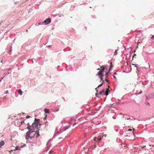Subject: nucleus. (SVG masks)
I'll list each match as a JSON object with an SVG mask.
<instances>
[{"label":"nucleus","instance_id":"338daca9","mask_svg":"<svg viewBox=\"0 0 154 154\" xmlns=\"http://www.w3.org/2000/svg\"><path fill=\"white\" fill-rule=\"evenodd\" d=\"M147 104H148L149 105V102H147Z\"/></svg>","mask_w":154,"mask_h":154},{"label":"nucleus","instance_id":"603ef678","mask_svg":"<svg viewBox=\"0 0 154 154\" xmlns=\"http://www.w3.org/2000/svg\"><path fill=\"white\" fill-rule=\"evenodd\" d=\"M114 74H115V75H116V74H117V73H116V72H114Z\"/></svg>","mask_w":154,"mask_h":154},{"label":"nucleus","instance_id":"cd10ccee","mask_svg":"<svg viewBox=\"0 0 154 154\" xmlns=\"http://www.w3.org/2000/svg\"><path fill=\"white\" fill-rule=\"evenodd\" d=\"M58 15L59 17H61L62 16H63V14H60V13H59L58 14Z\"/></svg>","mask_w":154,"mask_h":154},{"label":"nucleus","instance_id":"09e8293b","mask_svg":"<svg viewBox=\"0 0 154 154\" xmlns=\"http://www.w3.org/2000/svg\"><path fill=\"white\" fill-rule=\"evenodd\" d=\"M52 152V151L51 150H50L49 152V153H51V152Z\"/></svg>","mask_w":154,"mask_h":154},{"label":"nucleus","instance_id":"423d86ee","mask_svg":"<svg viewBox=\"0 0 154 154\" xmlns=\"http://www.w3.org/2000/svg\"><path fill=\"white\" fill-rule=\"evenodd\" d=\"M51 22V19L50 18H48L46 19L44 21V23H45V25H46L49 24Z\"/></svg>","mask_w":154,"mask_h":154},{"label":"nucleus","instance_id":"20e7f679","mask_svg":"<svg viewBox=\"0 0 154 154\" xmlns=\"http://www.w3.org/2000/svg\"><path fill=\"white\" fill-rule=\"evenodd\" d=\"M38 122H33L32 123V127L33 129H35L36 128L37 129H38Z\"/></svg>","mask_w":154,"mask_h":154},{"label":"nucleus","instance_id":"4d7b16f0","mask_svg":"<svg viewBox=\"0 0 154 154\" xmlns=\"http://www.w3.org/2000/svg\"><path fill=\"white\" fill-rule=\"evenodd\" d=\"M136 54H134V57L135 56H136Z\"/></svg>","mask_w":154,"mask_h":154},{"label":"nucleus","instance_id":"58836bf2","mask_svg":"<svg viewBox=\"0 0 154 154\" xmlns=\"http://www.w3.org/2000/svg\"><path fill=\"white\" fill-rule=\"evenodd\" d=\"M5 76V75H4V76L2 77L1 78V79H0V80H1V81H2V79L4 78Z\"/></svg>","mask_w":154,"mask_h":154},{"label":"nucleus","instance_id":"c03bdc74","mask_svg":"<svg viewBox=\"0 0 154 154\" xmlns=\"http://www.w3.org/2000/svg\"><path fill=\"white\" fill-rule=\"evenodd\" d=\"M39 122H40V119H37V122H38L39 123Z\"/></svg>","mask_w":154,"mask_h":154},{"label":"nucleus","instance_id":"13d9d810","mask_svg":"<svg viewBox=\"0 0 154 154\" xmlns=\"http://www.w3.org/2000/svg\"><path fill=\"white\" fill-rule=\"evenodd\" d=\"M100 68H98V69H97V70H99L100 71Z\"/></svg>","mask_w":154,"mask_h":154},{"label":"nucleus","instance_id":"79ce46f5","mask_svg":"<svg viewBox=\"0 0 154 154\" xmlns=\"http://www.w3.org/2000/svg\"><path fill=\"white\" fill-rule=\"evenodd\" d=\"M128 131H132V129H129L128 130Z\"/></svg>","mask_w":154,"mask_h":154},{"label":"nucleus","instance_id":"a19ab883","mask_svg":"<svg viewBox=\"0 0 154 154\" xmlns=\"http://www.w3.org/2000/svg\"><path fill=\"white\" fill-rule=\"evenodd\" d=\"M24 123V120L20 122V123L21 125H22L23 123Z\"/></svg>","mask_w":154,"mask_h":154},{"label":"nucleus","instance_id":"1a4fd4ad","mask_svg":"<svg viewBox=\"0 0 154 154\" xmlns=\"http://www.w3.org/2000/svg\"><path fill=\"white\" fill-rule=\"evenodd\" d=\"M110 91L107 89H106V91H104V94L106 95H107L109 93Z\"/></svg>","mask_w":154,"mask_h":154},{"label":"nucleus","instance_id":"aec40b11","mask_svg":"<svg viewBox=\"0 0 154 154\" xmlns=\"http://www.w3.org/2000/svg\"><path fill=\"white\" fill-rule=\"evenodd\" d=\"M112 65H111L110 66V67L108 71V72H109L111 71L112 70Z\"/></svg>","mask_w":154,"mask_h":154},{"label":"nucleus","instance_id":"0e129e2a","mask_svg":"<svg viewBox=\"0 0 154 154\" xmlns=\"http://www.w3.org/2000/svg\"><path fill=\"white\" fill-rule=\"evenodd\" d=\"M51 46V45H49V46H48V47H50Z\"/></svg>","mask_w":154,"mask_h":154},{"label":"nucleus","instance_id":"f8f14e48","mask_svg":"<svg viewBox=\"0 0 154 154\" xmlns=\"http://www.w3.org/2000/svg\"><path fill=\"white\" fill-rule=\"evenodd\" d=\"M44 111L45 112V113H49V109H45L44 110Z\"/></svg>","mask_w":154,"mask_h":154},{"label":"nucleus","instance_id":"37998d69","mask_svg":"<svg viewBox=\"0 0 154 154\" xmlns=\"http://www.w3.org/2000/svg\"><path fill=\"white\" fill-rule=\"evenodd\" d=\"M113 77L114 78V79H116V76L114 75H113Z\"/></svg>","mask_w":154,"mask_h":154},{"label":"nucleus","instance_id":"6e6d98bb","mask_svg":"<svg viewBox=\"0 0 154 154\" xmlns=\"http://www.w3.org/2000/svg\"><path fill=\"white\" fill-rule=\"evenodd\" d=\"M38 125H39V126H41L42 125V124H38Z\"/></svg>","mask_w":154,"mask_h":154},{"label":"nucleus","instance_id":"6e6552de","mask_svg":"<svg viewBox=\"0 0 154 154\" xmlns=\"http://www.w3.org/2000/svg\"><path fill=\"white\" fill-rule=\"evenodd\" d=\"M104 91H105V89H103L99 92V94H98L97 93H96V96L97 97H98L97 95L102 94L103 93H104Z\"/></svg>","mask_w":154,"mask_h":154},{"label":"nucleus","instance_id":"864d4df0","mask_svg":"<svg viewBox=\"0 0 154 154\" xmlns=\"http://www.w3.org/2000/svg\"><path fill=\"white\" fill-rule=\"evenodd\" d=\"M2 61H3V59H2L0 61L1 62V63H2Z\"/></svg>","mask_w":154,"mask_h":154},{"label":"nucleus","instance_id":"4be33fe9","mask_svg":"<svg viewBox=\"0 0 154 154\" xmlns=\"http://www.w3.org/2000/svg\"><path fill=\"white\" fill-rule=\"evenodd\" d=\"M149 95L150 97H154V93H151Z\"/></svg>","mask_w":154,"mask_h":154},{"label":"nucleus","instance_id":"bf43d9fd","mask_svg":"<svg viewBox=\"0 0 154 154\" xmlns=\"http://www.w3.org/2000/svg\"><path fill=\"white\" fill-rule=\"evenodd\" d=\"M132 132L133 133V135H134L135 134L134 132L133 131H132Z\"/></svg>","mask_w":154,"mask_h":154},{"label":"nucleus","instance_id":"3c124183","mask_svg":"<svg viewBox=\"0 0 154 154\" xmlns=\"http://www.w3.org/2000/svg\"><path fill=\"white\" fill-rule=\"evenodd\" d=\"M112 118L114 119H116V117H114V116H113L112 117Z\"/></svg>","mask_w":154,"mask_h":154},{"label":"nucleus","instance_id":"f704fd0d","mask_svg":"<svg viewBox=\"0 0 154 154\" xmlns=\"http://www.w3.org/2000/svg\"><path fill=\"white\" fill-rule=\"evenodd\" d=\"M44 129L46 130H47V129H48V128L47 127V126H45V127L44 128Z\"/></svg>","mask_w":154,"mask_h":154},{"label":"nucleus","instance_id":"a211bd4d","mask_svg":"<svg viewBox=\"0 0 154 154\" xmlns=\"http://www.w3.org/2000/svg\"><path fill=\"white\" fill-rule=\"evenodd\" d=\"M133 65H134L135 67H136V69H137V71L138 72L139 71V70H138V65L137 64H133Z\"/></svg>","mask_w":154,"mask_h":154},{"label":"nucleus","instance_id":"680f3d73","mask_svg":"<svg viewBox=\"0 0 154 154\" xmlns=\"http://www.w3.org/2000/svg\"><path fill=\"white\" fill-rule=\"evenodd\" d=\"M46 119V118L45 117V118H44V120H45V119Z\"/></svg>","mask_w":154,"mask_h":154},{"label":"nucleus","instance_id":"412c9836","mask_svg":"<svg viewBox=\"0 0 154 154\" xmlns=\"http://www.w3.org/2000/svg\"><path fill=\"white\" fill-rule=\"evenodd\" d=\"M45 25V23H44V21L42 22H40L38 23V25Z\"/></svg>","mask_w":154,"mask_h":154},{"label":"nucleus","instance_id":"9b49d317","mask_svg":"<svg viewBox=\"0 0 154 154\" xmlns=\"http://www.w3.org/2000/svg\"><path fill=\"white\" fill-rule=\"evenodd\" d=\"M18 92L19 94L20 95H22L23 92L21 89H19L18 90Z\"/></svg>","mask_w":154,"mask_h":154},{"label":"nucleus","instance_id":"6ab92c4d","mask_svg":"<svg viewBox=\"0 0 154 154\" xmlns=\"http://www.w3.org/2000/svg\"><path fill=\"white\" fill-rule=\"evenodd\" d=\"M118 48L117 49H116L114 52V55H116L117 54V50H118Z\"/></svg>","mask_w":154,"mask_h":154},{"label":"nucleus","instance_id":"052dcab7","mask_svg":"<svg viewBox=\"0 0 154 154\" xmlns=\"http://www.w3.org/2000/svg\"><path fill=\"white\" fill-rule=\"evenodd\" d=\"M85 3H86L85 2V3H81V5H82V4H85Z\"/></svg>","mask_w":154,"mask_h":154},{"label":"nucleus","instance_id":"bb28decb","mask_svg":"<svg viewBox=\"0 0 154 154\" xmlns=\"http://www.w3.org/2000/svg\"><path fill=\"white\" fill-rule=\"evenodd\" d=\"M107 77L106 76V78H105L104 80V81H106V82L109 83V80L107 79Z\"/></svg>","mask_w":154,"mask_h":154},{"label":"nucleus","instance_id":"72a5a7b5","mask_svg":"<svg viewBox=\"0 0 154 154\" xmlns=\"http://www.w3.org/2000/svg\"><path fill=\"white\" fill-rule=\"evenodd\" d=\"M26 144H24V145L23 146H19V147H20V148H23L24 146H26Z\"/></svg>","mask_w":154,"mask_h":154},{"label":"nucleus","instance_id":"f03ea898","mask_svg":"<svg viewBox=\"0 0 154 154\" xmlns=\"http://www.w3.org/2000/svg\"><path fill=\"white\" fill-rule=\"evenodd\" d=\"M34 129H31L30 128L28 130H29L28 131H27L26 134V137H28L29 135H30V134L32 132H35V131L34 130Z\"/></svg>","mask_w":154,"mask_h":154},{"label":"nucleus","instance_id":"2eb2a0df","mask_svg":"<svg viewBox=\"0 0 154 154\" xmlns=\"http://www.w3.org/2000/svg\"><path fill=\"white\" fill-rule=\"evenodd\" d=\"M14 150H20V147L18 146H16L15 147V149H14Z\"/></svg>","mask_w":154,"mask_h":154},{"label":"nucleus","instance_id":"7ed1b4c3","mask_svg":"<svg viewBox=\"0 0 154 154\" xmlns=\"http://www.w3.org/2000/svg\"><path fill=\"white\" fill-rule=\"evenodd\" d=\"M100 71H99L98 72H100V74H103V72L106 69V70H107V69H106L105 67V66H102L100 67Z\"/></svg>","mask_w":154,"mask_h":154},{"label":"nucleus","instance_id":"ddd939ff","mask_svg":"<svg viewBox=\"0 0 154 154\" xmlns=\"http://www.w3.org/2000/svg\"><path fill=\"white\" fill-rule=\"evenodd\" d=\"M127 119L130 120H134L136 119L134 118L133 117H132L131 118H127Z\"/></svg>","mask_w":154,"mask_h":154},{"label":"nucleus","instance_id":"c85d7f7f","mask_svg":"<svg viewBox=\"0 0 154 154\" xmlns=\"http://www.w3.org/2000/svg\"><path fill=\"white\" fill-rule=\"evenodd\" d=\"M12 46L11 45V46H10V49H9V53H10V52H11V51H12Z\"/></svg>","mask_w":154,"mask_h":154},{"label":"nucleus","instance_id":"e433bc0d","mask_svg":"<svg viewBox=\"0 0 154 154\" xmlns=\"http://www.w3.org/2000/svg\"><path fill=\"white\" fill-rule=\"evenodd\" d=\"M30 116H27L26 117V119H29V118H30Z\"/></svg>","mask_w":154,"mask_h":154},{"label":"nucleus","instance_id":"2f4dec72","mask_svg":"<svg viewBox=\"0 0 154 154\" xmlns=\"http://www.w3.org/2000/svg\"><path fill=\"white\" fill-rule=\"evenodd\" d=\"M74 119V117H70V119L71 121L73 120Z\"/></svg>","mask_w":154,"mask_h":154},{"label":"nucleus","instance_id":"c756f323","mask_svg":"<svg viewBox=\"0 0 154 154\" xmlns=\"http://www.w3.org/2000/svg\"><path fill=\"white\" fill-rule=\"evenodd\" d=\"M29 143H35V142H33L31 140H30V141L29 140Z\"/></svg>","mask_w":154,"mask_h":154},{"label":"nucleus","instance_id":"9d476101","mask_svg":"<svg viewBox=\"0 0 154 154\" xmlns=\"http://www.w3.org/2000/svg\"><path fill=\"white\" fill-rule=\"evenodd\" d=\"M70 125H66L63 127V129L64 131H66L68 128H69L70 127Z\"/></svg>","mask_w":154,"mask_h":154},{"label":"nucleus","instance_id":"8fccbe9b","mask_svg":"<svg viewBox=\"0 0 154 154\" xmlns=\"http://www.w3.org/2000/svg\"><path fill=\"white\" fill-rule=\"evenodd\" d=\"M11 68H9L8 69V71H10L11 70Z\"/></svg>","mask_w":154,"mask_h":154},{"label":"nucleus","instance_id":"a18cd8bd","mask_svg":"<svg viewBox=\"0 0 154 154\" xmlns=\"http://www.w3.org/2000/svg\"><path fill=\"white\" fill-rule=\"evenodd\" d=\"M2 22H3V21H0V26L1 25L2 23Z\"/></svg>","mask_w":154,"mask_h":154},{"label":"nucleus","instance_id":"c9c22d12","mask_svg":"<svg viewBox=\"0 0 154 154\" xmlns=\"http://www.w3.org/2000/svg\"><path fill=\"white\" fill-rule=\"evenodd\" d=\"M14 150H14L11 149V150L9 152H10V153H12V152H13V151Z\"/></svg>","mask_w":154,"mask_h":154},{"label":"nucleus","instance_id":"4c0bfd02","mask_svg":"<svg viewBox=\"0 0 154 154\" xmlns=\"http://www.w3.org/2000/svg\"><path fill=\"white\" fill-rule=\"evenodd\" d=\"M150 38L152 39H154V35H152V36L150 37Z\"/></svg>","mask_w":154,"mask_h":154},{"label":"nucleus","instance_id":"f3484780","mask_svg":"<svg viewBox=\"0 0 154 154\" xmlns=\"http://www.w3.org/2000/svg\"><path fill=\"white\" fill-rule=\"evenodd\" d=\"M103 85V83H102L100 84V85H99L98 86V87L95 88L96 90V91H97V88H99V87H101L102 86V85Z\"/></svg>","mask_w":154,"mask_h":154},{"label":"nucleus","instance_id":"de8ad7c7","mask_svg":"<svg viewBox=\"0 0 154 154\" xmlns=\"http://www.w3.org/2000/svg\"><path fill=\"white\" fill-rule=\"evenodd\" d=\"M57 133L58 134H60V132L59 131H57Z\"/></svg>","mask_w":154,"mask_h":154},{"label":"nucleus","instance_id":"ea45409f","mask_svg":"<svg viewBox=\"0 0 154 154\" xmlns=\"http://www.w3.org/2000/svg\"><path fill=\"white\" fill-rule=\"evenodd\" d=\"M37 119H36V118H35V120H34V122H37Z\"/></svg>","mask_w":154,"mask_h":154},{"label":"nucleus","instance_id":"e2e57ef3","mask_svg":"<svg viewBox=\"0 0 154 154\" xmlns=\"http://www.w3.org/2000/svg\"><path fill=\"white\" fill-rule=\"evenodd\" d=\"M146 99H147V98H148V97H147V96H146Z\"/></svg>","mask_w":154,"mask_h":154},{"label":"nucleus","instance_id":"393cba45","mask_svg":"<svg viewBox=\"0 0 154 154\" xmlns=\"http://www.w3.org/2000/svg\"><path fill=\"white\" fill-rule=\"evenodd\" d=\"M34 135L35 136V137L36 138H38V137L40 136V134L38 135V134H35Z\"/></svg>","mask_w":154,"mask_h":154},{"label":"nucleus","instance_id":"69168bd1","mask_svg":"<svg viewBox=\"0 0 154 154\" xmlns=\"http://www.w3.org/2000/svg\"><path fill=\"white\" fill-rule=\"evenodd\" d=\"M85 29H87V28L86 27H85Z\"/></svg>","mask_w":154,"mask_h":154},{"label":"nucleus","instance_id":"49530a36","mask_svg":"<svg viewBox=\"0 0 154 154\" xmlns=\"http://www.w3.org/2000/svg\"><path fill=\"white\" fill-rule=\"evenodd\" d=\"M55 110H56V112H57L59 111V109H56Z\"/></svg>","mask_w":154,"mask_h":154},{"label":"nucleus","instance_id":"b1692460","mask_svg":"<svg viewBox=\"0 0 154 154\" xmlns=\"http://www.w3.org/2000/svg\"><path fill=\"white\" fill-rule=\"evenodd\" d=\"M10 73V72H5L4 73V74H3V75H8V74H9Z\"/></svg>","mask_w":154,"mask_h":154},{"label":"nucleus","instance_id":"473e14b6","mask_svg":"<svg viewBox=\"0 0 154 154\" xmlns=\"http://www.w3.org/2000/svg\"><path fill=\"white\" fill-rule=\"evenodd\" d=\"M45 126H48V122H45Z\"/></svg>","mask_w":154,"mask_h":154},{"label":"nucleus","instance_id":"5fc2aeb1","mask_svg":"<svg viewBox=\"0 0 154 154\" xmlns=\"http://www.w3.org/2000/svg\"><path fill=\"white\" fill-rule=\"evenodd\" d=\"M75 124H76L75 123H74L73 125V126H74Z\"/></svg>","mask_w":154,"mask_h":154},{"label":"nucleus","instance_id":"4468645a","mask_svg":"<svg viewBox=\"0 0 154 154\" xmlns=\"http://www.w3.org/2000/svg\"><path fill=\"white\" fill-rule=\"evenodd\" d=\"M5 143L4 141H2L0 142V146H3L4 145Z\"/></svg>","mask_w":154,"mask_h":154},{"label":"nucleus","instance_id":"f257e3e1","mask_svg":"<svg viewBox=\"0 0 154 154\" xmlns=\"http://www.w3.org/2000/svg\"><path fill=\"white\" fill-rule=\"evenodd\" d=\"M104 135L103 134H100L97 137H96L94 138V140L96 142H98L100 141L104 137Z\"/></svg>","mask_w":154,"mask_h":154},{"label":"nucleus","instance_id":"dca6fc26","mask_svg":"<svg viewBox=\"0 0 154 154\" xmlns=\"http://www.w3.org/2000/svg\"><path fill=\"white\" fill-rule=\"evenodd\" d=\"M27 125H28L27 127V129H28L30 128H31L32 127V125H29V123H28L27 124Z\"/></svg>","mask_w":154,"mask_h":154},{"label":"nucleus","instance_id":"0eeeda50","mask_svg":"<svg viewBox=\"0 0 154 154\" xmlns=\"http://www.w3.org/2000/svg\"><path fill=\"white\" fill-rule=\"evenodd\" d=\"M35 136L34 135L32 136H30V135H29V137H26H26H25V138L26 140H28V139H29L30 140H32V139L33 138H35Z\"/></svg>","mask_w":154,"mask_h":154},{"label":"nucleus","instance_id":"7c9ffc66","mask_svg":"<svg viewBox=\"0 0 154 154\" xmlns=\"http://www.w3.org/2000/svg\"><path fill=\"white\" fill-rule=\"evenodd\" d=\"M109 72H106L105 75L107 77L109 75Z\"/></svg>","mask_w":154,"mask_h":154},{"label":"nucleus","instance_id":"39448f33","mask_svg":"<svg viewBox=\"0 0 154 154\" xmlns=\"http://www.w3.org/2000/svg\"><path fill=\"white\" fill-rule=\"evenodd\" d=\"M100 72H98L97 74L96 75H98V77L100 79V81H102L103 82H102V83L103 82V74H100Z\"/></svg>","mask_w":154,"mask_h":154},{"label":"nucleus","instance_id":"5701e85b","mask_svg":"<svg viewBox=\"0 0 154 154\" xmlns=\"http://www.w3.org/2000/svg\"><path fill=\"white\" fill-rule=\"evenodd\" d=\"M135 31L136 32L140 33L141 32H142L143 31L141 30H136Z\"/></svg>","mask_w":154,"mask_h":154},{"label":"nucleus","instance_id":"774afa93","mask_svg":"<svg viewBox=\"0 0 154 154\" xmlns=\"http://www.w3.org/2000/svg\"><path fill=\"white\" fill-rule=\"evenodd\" d=\"M123 118H125V116H123Z\"/></svg>","mask_w":154,"mask_h":154},{"label":"nucleus","instance_id":"a878e982","mask_svg":"<svg viewBox=\"0 0 154 154\" xmlns=\"http://www.w3.org/2000/svg\"><path fill=\"white\" fill-rule=\"evenodd\" d=\"M35 132V134H38H38H39L38 130L36 131H35V132Z\"/></svg>","mask_w":154,"mask_h":154}]
</instances>
